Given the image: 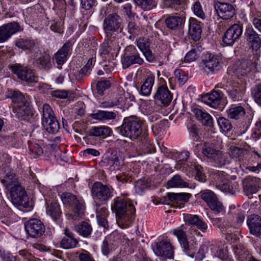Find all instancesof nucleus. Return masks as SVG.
<instances>
[{"mask_svg": "<svg viewBox=\"0 0 261 261\" xmlns=\"http://www.w3.org/2000/svg\"><path fill=\"white\" fill-rule=\"evenodd\" d=\"M111 207L116 214L118 225L122 228H127L133 223L136 217V208L132 200L122 196L116 197Z\"/></svg>", "mask_w": 261, "mask_h": 261, "instance_id": "f257e3e1", "label": "nucleus"}, {"mask_svg": "<svg viewBox=\"0 0 261 261\" xmlns=\"http://www.w3.org/2000/svg\"><path fill=\"white\" fill-rule=\"evenodd\" d=\"M117 129L122 136L131 140L139 139L141 141H145L148 136L146 130H142L141 121L137 117L125 119L121 126Z\"/></svg>", "mask_w": 261, "mask_h": 261, "instance_id": "f03ea898", "label": "nucleus"}, {"mask_svg": "<svg viewBox=\"0 0 261 261\" xmlns=\"http://www.w3.org/2000/svg\"><path fill=\"white\" fill-rule=\"evenodd\" d=\"M64 205L71 211V216L73 220L83 217L85 209L84 201L82 198L70 192H65L61 195Z\"/></svg>", "mask_w": 261, "mask_h": 261, "instance_id": "7ed1b4c3", "label": "nucleus"}, {"mask_svg": "<svg viewBox=\"0 0 261 261\" xmlns=\"http://www.w3.org/2000/svg\"><path fill=\"white\" fill-rule=\"evenodd\" d=\"M184 220L186 224L190 226L188 233L189 239L191 238V241H194L195 236L202 237L199 230L202 232H205L208 228L207 223L198 215L187 214L185 215Z\"/></svg>", "mask_w": 261, "mask_h": 261, "instance_id": "20e7f679", "label": "nucleus"}, {"mask_svg": "<svg viewBox=\"0 0 261 261\" xmlns=\"http://www.w3.org/2000/svg\"><path fill=\"white\" fill-rule=\"evenodd\" d=\"M202 152L204 155L211 159L218 166H222L229 163L227 155L216 149L212 143L204 142L202 144Z\"/></svg>", "mask_w": 261, "mask_h": 261, "instance_id": "39448f33", "label": "nucleus"}, {"mask_svg": "<svg viewBox=\"0 0 261 261\" xmlns=\"http://www.w3.org/2000/svg\"><path fill=\"white\" fill-rule=\"evenodd\" d=\"M122 18L117 13L107 15L103 21V29L107 36H111L115 32L121 33L123 31Z\"/></svg>", "mask_w": 261, "mask_h": 261, "instance_id": "423d86ee", "label": "nucleus"}, {"mask_svg": "<svg viewBox=\"0 0 261 261\" xmlns=\"http://www.w3.org/2000/svg\"><path fill=\"white\" fill-rule=\"evenodd\" d=\"M113 189L101 182H95L93 185L91 193L93 199L100 202L107 201L113 196Z\"/></svg>", "mask_w": 261, "mask_h": 261, "instance_id": "0eeeda50", "label": "nucleus"}, {"mask_svg": "<svg viewBox=\"0 0 261 261\" xmlns=\"http://www.w3.org/2000/svg\"><path fill=\"white\" fill-rule=\"evenodd\" d=\"M10 197L12 203L16 206H29L28 197L25 188L20 184L10 188Z\"/></svg>", "mask_w": 261, "mask_h": 261, "instance_id": "6e6552de", "label": "nucleus"}, {"mask_svg": "<svg viewBox=\"0 0 261 261\" xmlns=\"http://www.w3.org/2000/svg\"><path fill=\"white\" fill-rule=\"evenodd\" d=\"M143 59L140 57L136 48L134 45H128L124 51L123 58L122 60L123 68L126 69L133 64L142 65Z\"/></svg>", "mask_w": 261, "mask_h": 261, "instance_id": "1a4fd4ad", "label": "nucleus"}, {"mask_svg": "<svg viewBox=\"0 0 261 261\" xmlns=\"http://www.w3.org/2000/svg\"><path fill=\"white\" fill-rule=\"evenodd\" d=\"M201 198L213 211L220 213L224 208L222 203L218 200L216 194L210 190H205L200 192Z\"/></svg>", "mask_w": 261, "mask_h": 261, "instance_id": "9d476101", "label": "nucleus"}, {"mask_svg": "<svg viewBox=\"0 0 261 261\" xmlns=\"http://www.w3.org/2000/svg\"><path fill=\"white\" fill-rule=\"evenodd\" d=\"M25 230L28 235L34 238L42 236L45 230L43 223L39 219H31L25 223Z\"/></svg>", "mask_w": 261, "mask_h": 261, "instance_id": "9b49d317", "label": "nucleus"}, {"mask_svg": "<svg viewBox=\"0 0 261 261\" xmlns=\"http://www.w3.org/2000/svg\"><path fill=\"white\" fill-rule=\"evenodd\" d=\"M243 28L239 24L235 23L231 25L225 32L222 41L228 46H232L237 41L242 34Z\"/></svg>", "mask_w": 261, "mask_h": 261, "instance_id": "f8f14e48", "label": "nucleus"}, {"mask_svg": "<svg viewBox=\"0 0 261 261\" xmlns=\"http://www.w3.org/2000/svg\"><path fill=\"white\" fill-rule=\"evenodd\" d=\"M12 70L19 79L29 83L37 82V79L33 70L28 66L16 64L12 66Z\"/></svg>", "mask_w": 261, "mask_h": 261, "instance_id": "ddd939ff", "label": "nucleus"}, {"mask_svg": "<svg viewBox=\"0 0 261 261\" xmlns=\"http://www.w3.org/2000/svg\"><path fill=\"white\" fill-rule=\"evenodd\" d=\"M154 253L159 256L169 259L173 258L174 249L172 244L167 241H160L152 247Z\"/></svg>", "mask_w": 261, "mask_h": 261, "instance_id": "4468645a", "label": "nucleus"}, {"mask_svg": "<svg viewBox=\"0 0 261 261\" xmlns=\"http://www.w3.org/2000/svg\"><path fill=\"white\" fill-rule=\"evenodd\" d=\"M21 31L18 22L13 21L0 27V43L7 41L13 34Z\"/></svg>", "mask_w": 261, "mask_h": 261, "instance_id": "2eb2a0df", "label": "nucleus"}, {"mask_svg": "<svg viewBox=\"0 0 261 261\" xmlns=\"http://www.w3.org/2000/svg\"><path fill=\"white\" fill-rule=\"evenodd\" d=\"M246 90V82L242 79L234 80L229 89V95L234 101L238 100L242 98Z\"/></svg>", "mask_w": 261, "mask_h": 261, "instance_id": "dca6fc26", "label": "nucleus"}, {"mask_svg": "<svg viewBox=\"0 0 261 261\" xmlns=\"http://www.w3.org/2000/svg\"><path fill=\"white\" fill-rule=\"evenodd\" d=\"M203 69L207 72L214 73L219 71L222 67V62L218 56L210 54L209 56L202 61Z\"/></svg>", "mask_w": 261, "mask_h": 261, "instance_id": "f3484780", "label": "nucleus"}, {"mask_svg": "<svg viewBox=\"0 0 261 261\" xmlns=\"http://www.w3.org/2000/svg\"><path fill=\"white\" fill-rule=\"evenodd\" d=\"M214 8L217 15L225 20L231 18L235 14L233 6L228 3L218 2L215 4Z\"/></svg>", "mask_w": 261, "mask_h": 261, "instance_id": "a211bd4d", "label": "nucleus"}, {"mask_svg": "<svg viewBox=\"0 0 261 261\" xmlns=\"http://www.w3.org/2000/svg\"><path fill=\"white\" fill-rule=\"evenodd\" d=\"M0 174L1 182L7 189L19 184L15 178V174L9 166L3 167L1 170Z\"/></svg>", "mask_w": 261, "mask_h": 261, "instance_id": "6ab92c4d", "label": "nucleus"}, {"mask_svg": "<svg viewBox=\"0 0 261 261\" xmlns=\"http://www.w3.org/2000/svg\"><path fill=\"white\" fill-rule=\"evenodd\" d=\"M245 36L247 44L253 49L257 50L261 47L260 35L251 26H247L245 30Z\"/></svg>", "mask_w": 261, "mask_h": 261, "instance_id": "aec40b11", "label": "nucleus"}, {"mask_svg": "<svg viewBox=\"0 0 261 261\" xmlns=\"http://www.w3.org/2000/svg\"><path fill=\"white\" fill-rule=\"evenodd\" d=\"M261 180L259 178L248 176L243 182L244 191L247 196H249L257 191L258 185Z\"/></svg>", "mask_w": 261, "mask_h": 261, "instance_id": "412c9836", "label": "nucleus"}, {"mask_svg": "<svg viewBox=\"0 0 261 261\" xmlns=\"http://www.w3.org/2000/svg\"><path fill=\"white\" fill-rule=\"evenodd\" d=\"M20 105L13 106V112L16 116L21 120L28 119L33 114L29 101H24Z\"/></svg>", "mask_w": 261, "mask_h": 261, "instance_id": "4be33fe9", "label": "nucleus"}, {"mask_svg": "<svg viewBox=\"0 0 261 261\" xmlns=\"http://www.w3.org/2000/svg\"><path fill=\"white\" fill-rule=\"evenodd\" d=\"M154 98L164 106H168L172 99V95L166 86L162 85L158 87Z\"/></svg>", "mask_w": 261, "mask_h": 261, "instance_id": "5701e85b", "label": "nucleus"}, {"mask_svg": "<svg viewBox=\"0 0 261 261\" xmlns=\"http://www.w3.org/2000/svg\"><path fill=\"white\" fill-rule=\"evenodd\" d=\"M72 43L71 41L66 42L55 54V59L58 65H63L67 60V57L72 50Z\"/></svg>", "mask_w": 261, "mask_h": 261, "instance_id": "b1692460", "label": "nucleus"}, {"mask_svg": "<svg viewBox=\"0 0 261 261\" xmlns=\"http://www.w3.org/2000/svg\"><path fill=\"white\" fill-rule=\"evenodd\" d=\"M222 96L223 93L220 90H213L212 93L204 96L202 100L210 107L216 108L220 105Z\"/></svg>", "mask_w": 261, "mask_h": 261, "instance_id": "393cba45", "label": "nucleus"}, {"mask_svg": "<svg viewBox=\"0 0 261 261\" xmlns=\"http://www.w3.org/2000/svg\"><path fill=\"white\" fill-rule=\"evenodd\" d=\"M78 240L74 234L67 228L64 230V236L62 238L60 245L62 248L69 249L75 248L78 244Z\"/></svg>", "mask_w": 261, "mask_h": 261, "instance_id": "a878e982", "label": "nucleus"}, {"mask_svg": "<svg viewBox=\"0 0 261 261\" xmlns=\"http://www.w3.org/2000/svg\"><path fill=\"white\" fill-rule=\"evenodd\" d=\"M123 158L119 152H112L110 155L104 159V163L107 166L113 167V169H119L123 164Z\"/></svg>", "mask_w": 261, "mask_h": 261, "instance_id": "bb28decb", "label": "nucleus"}, {"mask_svg": "<svg viewBox=\"0 0 261 261\" xmlns=\"http://www.w3.org/2000/svg\"><path fill=\"white\" fill-rule=\"evenodd\" d=\"M173 234L177 238L183 251L187 254L193 257L194 255L192 254L190 249L186 232L180 228H177L173 230Z\"/></svg>", "mask_w": 261, "mask_h": 261, "instance_id": "cd10ccee", "label": "nucleus"}, {"mask_svg": "<svg viewBox=\"0 0 261 261\" xmlns=\"http://www.w3.org/2000/svg\"><path fill=\"white\" fill-rule=\"evenodd\" d=\"M247 225L250 233L256 236L261 235V217L257 215H252L247 220Z\"/></svg>", "mask_w": 261, "mask_h": 261, "instance_id": "c85d7f7f", "label": "nucleus"}, {"mask_svg": "<svg viewBox=\"0 0 261 261\" xmlns=\"http://www.w3.org/2000/svg\"><path fill=\"white\" fill-rule=\"evenodd\" d=\"M191 195L187 193H169V197L170 200L173 201V204L176 207L179 208L183 207L184 204L189 201Z\"/></svg>", "mask_w": 261, "mask_h": 261, "instance_id": "c756f323", "label": "nucleus"}, {"mask_svg": "<svg viewBox=\"0 0 261 261\" xmlns=\"http://www.w3.org/2000/svg\"><path fill=\"white\" fill-rule=\"evenodd\" d=\"M189 32L191 38L197 41L201 38L202 29L200 22L195 19L191 18L189 19Z\"/></svg>", "mask_w": 261, "mask_h": 261, "instance_id": "7c9ffc66", "label": "nucleus"}, {"mask_svg": "<svg viewBox=\"0 0 261 261\" xmlns=\"http://www.w3.org/2000/svg\"><path fill=\"white\" fill-rule=\"evenodd\" d=\"M196 117L205 126L212 127L213 126V120L212 116L207 113L201 110L195 108L193 110Z\"/></svg>", "mask_w": 261, "mask_h": 261, "instance_id": "2f4dec72", "label": "nucleus"}, {"mask_svg": "<svg viewBox=\"0 0 261 261\" xmlns=\"http://www.w3.org/2000/svg\"><path fill=\"white\" fill-rule=\"evenodd\" d=\"M111 129L107 126H93L88 132L90 136L106 138L110 135Z\"/></svg>", "mask_w": 261, "mask_h": 261, "instance_id": "473e14b6", "label": "nucleus"}, {"mask_svg": "<svg viewBox=\"0 0 261 261\" xmlns=\"http://www.w3.org/2000/svg\"><path fill=\"white\" fill-rule=\"evenodd\" d=\"M35 63L39 68L45 70H48L52 67L51 57L46 53L42 54L36 60Z\"/></svg>", "mask_w": 261, "mask_h": 261, "instance_id": "72a5a7b5", "label": "nucleus"}, {"mask_svg": "<svg viewBox=\"0 0 261 261\" xmlns=\"http://www.w3.org/2000/svg\"><path fill=\"white\" fill-rule=\"evenodd\" d=\"M91 117L93 119L103 121L115 119L116 114L114 112L99 110L96 113L92 114Z\"/></svg>", "mask_w": 261, "mask_h": 261, "instance_id": "f704fd0d", "label": "nucleus"}, {"mask_svg": "<svg viewBox=\"0 0 261 261\" xmlns=\"http://www.w3.org/2000/svg\"><path fill=\"white\" fill-rule=\"evenodd\" d=\"M184 22V19L180 16H172L167 18L165 20L166 27L173 30L179 29Z\"/></svg>", "mask_w": 261, "mask_h": 261, "instance_id": "c9c22d12", "label": "nucleus"}, {"mask_svg": "<svg viewBox=\"0 0 261 261\" xmlns=\"http://www.w3.org/2000/svg\"><path fill=\"white\" fill-rule=\"evenodd\" d=\"M154 82V76L152 75H148L141 86V94L144 96H149L152 91Z\"/></svg>", "mask_w": 261, "mask_h": 261, "instance_id": "e433bc0d", "label": "nucleus"}, {"mask_svg": "<svg viewBox=\"0 0 261 261\" xmlns=\"http://www.w3.org/2000/svg\"><path fill=\"white\" fill-rule=\"evenodd\" d=\"M76 232L81 236L87 238L91 233L92 228L91 225L87 222H82L74 226Z\"/></svg>", "mask_w": 261, "mask_h": 261, "instance_id": "4c0bfd02", "label": "nucleus"}, {"mask_svg": "<svg viewBox=\"0 0 261 261\" xmlns=\"http://www.w3.org/2000/svg\"><path fill=\"white\" fill-rule=\"evenodd\" d=\"M167 185L171 188H187L189 186V184L185 181L181 176L178 174L173 176L167 182Z\"/></svg>", "mask_w": 261, "mask_h": 261, "instance_id": "58836bf2", "label": "nucleus"}, {"mask_svg": "<svg viewBox=\"0 0 261 261\" xmlns=\"http://www.w3.org/2000/svg\"><path fill=\"white\" fill-rule=\"evenodd\" d=\"M15 44L17 47L23 50H31L33 48L35 43L33 40L24 37L17 39Z\"/></svg>", "mask_w": 261, "mask_h": 261, "instance_id": "ea45409f", "label": "nucleus"}, {"mask_svg": "<svg viewBox=\"0 0 261 261\" xmlns=\"http://www.w3.org/2000/svg\"><path fill=\"white\" fill-rule=\"evenodd\" d=\"M247 153V151L243 148L237 146H231L229 148V154L232 158L238 159L240 162H243L245 155Z\"/></svg>", "mask_w": 261, "mask_h": 261, "instance_id": "a19ab883", "label": "nucleus"}, {"mask_svg": "<svg viewBox=\"0 0 261 261\" xmlns=\"http://www.w3.org/2000/svg\"><path fill=\"white\" fill-rule=\"evenodd\" d=\"M46 122H42V125L45 127V129L49 133L55 134L57 133L60 128V125L56 117L46 120Z\"/></svg>", "mask_w": 261, "mask_h": 261, "instance_id": "79ce46f5", "label": "nucleus"}, {"mask_svg": "<svg viewBox=\"0 0 261 261\" xmlns=\"http://www.w3.org/2000/svg\"><path fill=\"white\" fill-rule=\"evenodd\" d=\"M228 117L232 119H239L245 114V111L242 106L230 108L227 111Z\"/></svg>", "mask_w": 261, "mask_h": 261, "instance_id": "37998d69", "label": "nucleus"}, {"mask_svg": "<svg viewBox=\"0 0 261 261\" xmlns=\"http://www.w3.org/2000/svg\"><path fill=\"white\" fill-rule=\"evenodd\" d=\"M46 212L53 219H57L61 214L59 204L57 202H53L48 205Z\"/></svg>", "mask_w": 261, "mask_h": 261, "instance_id": "c03bdc74", "label": "nucleus"}, {"mask_svg": "<svg viewBox=\"0 0 261 261\" xmlns=\"http://www.w3.org/2000/svg\"><path fill=\"white\" fill-rule=\"evenodd\" d=\"M9 94V97L13 103V106L21 105L24 103V101H29L24 95L19 91L14 90L10 91Z\"/></svg>", "mask_w": 261, "mask_h": 261, "instance_id": "a18cd8bd", "label": "nucleus"}, {"mask_svg": "<svg viewBox=\"0 0 261 261\" xmlns=\"http://www.w3.org/2000/svg\"><path fill=\"white\" fill-rule=\"evenodd\" d=\"M135 4L145 11L154 9L158 5L156 0H134Z\"/></svg>", "mask_w": 261, "mask_h": 261, "instance_id": "49530a36", "label": "nucleus"}, {"mask_svg": "<svg viewBox=\"0 0 261 261\" xmlns=\"http://www.w3.org/2000/svg\"><path fill=\"white\" fill-rule=\"evenodd\" d=\"M218 226L221 231L224 234H230L232 233V226L230 222L227 220L222 221L220 218L216 219Z\"/></svg>", "mask_w": 261, "mask_h": 261, "instance_id": "de8ad7c7", "label": "nucleus"}, {"mask_svg": "<svg viewBox=\"0 0 261 261\" xmlns=\"http://www.w3.org/2000/svg\"><path fill=\"white\" fill-rule=\"evenodd\" d=\"M202 49L201 45L197 44L196 47H194L186 54L185 57V61L187 62L194 61L198 58Z\"/></svg>", "mask_w": 261, "mask_h": 261, "instance_id": "09e8293b", "label": "nucleus"}, {"mask_svg": "<svg viewBox=\"0 0 261 261\" xmlns=\"http://www.w3.org/2000/svg\"><path fill=\"white\" fill-rule=\"evenodd\" d=\"M113 236H107L103 241L101 246V251L102 253L107 255L112 250L113 243L112 242Z\"/></svg>", "mask_w": 261, "mask_h": 261, "instance_id": "8fccbe9b", "label": "nucleus"}, {"mask_svg": "<svg viewBox=\"0 0 261 261\" xmlns=\"http://www.w3.org/2000/svg\"><path fill=\"white\" fill-rule=\"evenodd\" d=\"M54 117H55L54 113L50 106L47 103L44 104L42 107V122H46V120Z\"/></svg>", "mask_w": 261, "mask_h": 261, "instance_id": "3c124183", "label": "nucleus"}, {"mask_svg": "<svg viewBox=\"0 0 261 261\" xmlns=\"http://www.w3.org/2000/svg\"><path fill=\"white\" fill-rule=\"evenodd\" d=\"M94 62L93 58L89 59L86 65L80 70L79 73L82 78L87 77L90 75Z\"/></svg>", "mask_w": 261, "mask_h": 261, "instance_id": "603ef678", "label": "nucleus"}, {"mask_svg": "<svg viewBox=\"0 0 261 261\" xmlns=\"http://www.w3.org/2000/svg\"><path fill=\"white\" fill-rule=\"evenodd\" d=\"M29 151L34 158L40 156L43 153V149L38 144L31 142L29 143Z\"/></svg>", "mask_w": 261, "mask_h": 261, "instance_id": "864d4df0", "label": "nucleus"}, {"mask_svg": "<svg viewBox=\"0 0 261 261\" xmlns=\"http://www.w3.org/2000/svg\"><path fill=\"white\" fill-rule=\"evenodd\" d=\"M220 128L223 132L227 133L232 129V126L228 119L220 117L217 120Z\"/></svg>", "mask_w": 261, "mask_h": 261, "instance_id": "5fc2aeb1", "label": "nucleus"}, {"mask_svg": "<svg viewBox=\"0 0 261 261\" xmlns=\"http://www.w3.org/2000/svg\"><path fill=\"white\" fill-rule=\"evenodd\" d=\"M111 87V83L109 80H101L98 81L96 84L97 93L102 95L105 90L109 89Z\"/></svg>", "mask_w": 261, "mask_h": 261, "instance_id": "6e6d98bb", "label": "nucleus"}, {"mask_svg": "<svg viewBox=\"0 0 261 261\" xmlns=\"http://www.w3.org/2000/svg\"><path fill=\"white\" fill-rule=\"evenodd\" d=\"M251 94L255 101L261 106V83L254 86L252 90Z\"/></svg>", "mask_w": 261, "mask_h": 261, "instance_id": "4d7b16f0", "label": "nucleus"}, {"mask_svg": "<svg viewBox=\"0 0 261 261\" xmlns=\"http://www.w3.org/2000/svg\"><path fill=\"white\" fill-rule=\"evenodd\" d=\"M194 14L199 18L204 19L205 17V14L202 10L201 4L199 2H196L193 6Z\"/></svg>", "mask_w": 261, "mask_h": 261, "instance_id": "13d9d810", "label": "nucleus"}, {"mask_svg": "<svg viewBox=\"0 0 261 261\" xmlns=\"http://www.w3.org/2000/svg\"><path fill=\"white\" fill-rule=\"evenodd\" d=\"M82 8L90 10L97 5L96 0H80Z\"/></svg>", "mask_w": 261, "mask_h": 261, "instance_id": "bf43d9fd", "label": "nucleus"}, {"mask_svg": "<svg viewBox=\"0 0 261 261\" xmlns=\"http://www.w3.org/2000/svg\"><path fill=\"white\" fill-rule=\"evenodd\" d=\"M137 46L142 52L149 49L150 43L148 39L144 38H139L137 41Z\"/></svg>", "mask_w": 261, "mask_h": 261, "instance_id": "052dcab7", "label": "nucleus"}, {"mask_svg": "<svg viewBox=\"0 0 261 261\" xmlns=\"http://www.w3.org/2000/svg\"><path fill=\"white\" fill-rule=\"evenodd\" d=\"M174 74L179 83L181 85L184 84L188 80L187 75L184 71L180 69L175 70Z\"/></svg>", "mask_w": 261, "mask_h": 261, "instance_id": "680f3d73", "label": "nucleus"}, {"mask_svg": "<svg viewBox=\"0 0 261 261\" xmlns=\"http://www.w3.org/2000/svg\"><path fill=\"white\" fill-rule=\"evenodd\" d=\"M117 180L121 184L130 182L132 180V175H129V172H123L116 176Z\"/></svg>", "mask_w": 261, "mask_h": 261, "instance_id": "e2e57ef3", "label": "nucleus"}, {"mask_svg": "<svg viewBox=\"0 0 261 261\" xmlns=\"http://www.w3.org/2000/svg\"><path fill=\"white\" fill-rule=\"evenodd\" d=\"M63 22L62 21H53L50 27L51 31L58 33L59 34H62L63 32Z\"/></svg>", "mask_w": 261, "mask_h": 261, "instance_id": "0e129e2a", "label": "nucleus"}, {"mask_svg": "<svg viewBox=\"0 0 261 261\" xmlns=\"http://www.w3.org/2000/svg\"><path fill=\"white\" fill-rule=\"evenodd\" d=\"M0 256L3 261H16L17 258L16 256L13 255L12 253L5 251L4 250H0Z\"/></svg>", "mask_w": 261, "mask_h": 261, "instance_id": "69168bd1", "label": "nucleus"}, {"mask_svg": "<svg viewBox=\"0 0 261 261\" xmlns=\"http://www.w3.org/2000/svg\"><path fill=\"white\" fill-rule=\"evenodd\" d=\"M96 218L107 217L109 214L108 209L104 206L98 205L96 209Z\"/></svg>", "mask_w": 261, "mask_h": 261, "instance_id": "338daca9", "label": "nucleus"}, {"mask_svg": "<svg viewBox=\"0 0 261 261\" xmlns=\"http://www.w3.org/2000/svg\"><path fill=\"white\" fill-rule=\"evenodd\" d=\"M185 0H164V4L167 8H176Z\"/></svg>", "mask_w": 261, "mask_h": 261, "instance_id": "774afa93", "label": "nucleus"}]
</instances>
